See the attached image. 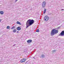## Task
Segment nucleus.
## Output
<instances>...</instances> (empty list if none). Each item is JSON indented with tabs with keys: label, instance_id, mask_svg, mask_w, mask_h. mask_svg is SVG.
I'll return each mask as SVG.
<instances>
[{
	"label": "nucleus",
	"instance_id": "f257e3e1",
	"mask_svg": "<svg viewBox=\"0 0 64 64\" xmlns=\"http://www.w3.org/2000/svg\"><path fill=\"white\" fill-rule=\"evenodd\" d=\"M34 22V20H29L26 23V28H27L29 26H31L32 25Z\"/></svg>",
	"mask_w": 64,
	"mask_h": 64
},
{
	"label": "nucleus",
	"instance_id": "f03ea898",
	"mask_svg": "<svg viewBox=\"0 0 64 64\" xmlns=\"http://www.w3.org/2000/svg\"><path fill=\"white\" fill-rule=\"evenodd\" d=\"M58 32V31L57 30H56V29H53L52 30L51 33V36L54 35L55 34L57 33Z\"/></svg>",
	"mask_w": 64,
	"mask_h": 64
},
{
	"label": "nucleus",
	"instance_id": "7ed1b4c3",
	"mask_svg": "<svg viewBox=\"0 0 64 64\" xmlns=\"http://www.w3.org/2000/svg\"><path fill=\"white\" fill-rule=\"evenodd\" d=\"M46 2H43L42 4V8H45L46 7Z\"/></svg>",
	"mask_w": 64,
	"mask_h": 64
},
{
	"label": "nucleus",
	"instance_id": "20e7f679",
	"mask_svg": "<svg viewBox=\"0 0 64 64\" xmlns=\"http://www.w3.org/2000/svg\"><path fill=\"white\" fill-rule=\"evenodd\" d=\"M49 20V17L48 16H45L44 18V20L45 21H47L48 20Z\"/></svg>",
	"mask_w": 64,
	"mask_h": 64
},
{
	"label": "nucleus",
	"instance_id": "39448f33",
	"mask_svg": "<svg viewBox=\"0 0 64 64\" xmlns=\"http://www.w3.org/2000/svg\"><path fill=\"white\" fill-rule=\"evenodd\" d=\"M59 36H64V30L62 31L60 33Z\"/></svg>",
	"mask_w": 64,
	"mask_h": 64
},
{
	"label": "nucleus",
	"instance_id": "423d86ee",
	"mask_svg": "<svg viewBox=\"0 0 64 64\" xmlns=\"http://www.w3.org/2000/svg\"><path fill=\"white\" fill-rule=\"evenodd\" d=\"M26 61V59L23 58L20 61V62L21 63H23L24 62H25Z\"/></svg>",
	"mask_w": 64,
	"mask_h": 64
},
{
	"label": "nucleus",
	"instance_id": "0eeeda50",
	"mask_svg": "<svg viewBox=\"0 0 64 64\" xmlns=\"http://www.w3.org/2000/svg\"><path fill=\"white\" fill-rule=\"evenodd\" d=\"M32 40H27V42L28 43H31L32 42Z\"/></svg>",
	"mask_w": 64,
	"mask_h": 64
},
{
	"label": "nucleus",
	"instance_id": "6e6552de",
	"mask_svg": "<svg viewBox=\"0 0 64 64\" xmlns=\"http://www.w3.org/2000/svg\"><path fill=\"white\" fill-rule=\"evenodd\" d=\"M17 29L18 31H19L21 30V28L19 27V26H18L17 28Z\"/></svg>",
	"mask_w": 64,
	"mask_h": 64
},
{
	"label": "nucleus",
	"instance_id": "1a4fd4ad",
	"mask_svg": "<svg viewBox=\"0 0 64 64\" xmlns=\"http://www.w3.org/2000/svg\"><path fill=\"white\" fill-rule=\"evenodd\" d=\"M40 57L42 58H44L45 57V55L43 54H42L41 55Z\"/></svg>",
	"mask_w": 64,
	"mask_h": 64
},
{
	"label": "nucleus",
	"instance_id": "9d476101",
	"mask_svg": "<svg viewBox=\"0 0 64 64\" xmlns=\"http://www.w3.org/2000/svg\"><path fill=\"white\" fill-rule=\"evenodd\" d=\"M17 24H19V25H21V23L20 22H19L18 21H17L16 22Z\"/></svg>",
	"mask_w": 64,
	"mask_h": 64
},
{
	"label": "nucleus",
	"instance_id": "9b49d317",
	"mask_svg": "<svg viewBox=\"0 0 64 64\" xmlns=\"http://www.w3.org/2000/svg\"><path fill=\"white\" fill-rule=\"evenodd\" d=\"M0 14H4V12H3V11H1L0 12Z\"/></svg>",
	"mask_w": 64,
	"mask_h": 64
},
{
	"label": "nucleus",
	"instance_id": "f8f14e48",
	"mask_svg": "<svg viewBox=\"0 0 64 64\" xmlns=\"http://www.w3.org/2000/svg\"><path fill=\"white\" fill-rule=\"evenodd\" d=\"M16 31H17V30L15 29L13 30V32H14V33H15V32H16Z\"/></svg>",
	"mask_w": 64,
	"mask_h": 64
},
{
	"label": "nucleus",
	"instance_id": "ddd939ff",
	"mask_svg": "<svg viewBox=\"0 0 64 64\" xmlns=\"http://www.w3.org/2000/svg\"><path fill=\"white\" fill-rule=\"evenodd\" d=\"M15 27L14 26L11 28V29L13 30V29H15Z\"/></svg>",
	"mask_w": 64,
	"mask_h": 64
},
{
	"label": "nucleus",
	"instance_id": "4468645a",
	"mask_svg": "<svg viewBox=\"0 0 64 64\" xmlns=\"http://www.w3.org/2000/svg\"><path fill=\"white\" fill-rule=\"evenodd\" d=\"M56 50H53L52 52L53 53H54V52H56Z\"/></svg>",
	"mask_w": 64,
	"mask_h": 64
},
{
	"label": "nucleus",
	"instance_id": "2eb2a0df",
	"mask_svg": "<svg viewBox=\"0 0 64 64\" xmlns=\"http://www.w3.org/2000/svg\"><path fill=\"white\" fill-rule=\"evenodd\" d=\"M39 31H40L39 30V29H37L36 30V32H39Z\"/></svg>",
	"mask_w": 64,
	"mask_h": 64
},
{
	"label": "nucleus",
	"instance_id": "dca6fc26",
	"mask_svg": "<svg viewBox=\"0 0 64 64\" xmlns=\"http://www.w3.org/2000/svg\"><path fill=\"white\" fill-rule=\"evenodd\" d=\"M10 27L9 26H8L7 27V29H10Z\"/></svg>",
	"mask_w": 64,
	"mask_h": 64
},
{
	"label": "nucleus",
	"instance_id": "f3484780",
	"mask_svg": "<svg viewBox=\"0 0 64 64\" xmlns=\"http://www.w3.org/2000/svg\"><path fill=\"white\" fill-rule=\"evenodd\" d=\"M60 27H58V28H57V29H60Z\"/></svg>",
	"mask_w": 64,
	"mask_h": 64
},
{
	"label": "nucleus",
	"instance_id": "a211bd4d",
	"mask_svg": "<svg viewBox=\"0 0 64 64\" xmlns=\"http://www.w3.org/2000/svg\"><path fill=\"white\" fill-rule=\"evenodd\" d=\"M44 11H45V12H46V9H44Z\"/></svg>",
	"mask_w": 64,
	"mask_h": 64
},
{
	"label": "nucleus",
	"instance_id": "6ab92c4d",
	"mask_svg": "<svg viewBox=\"0 0 64 64\" xmlns=\"http://www.w3.org/2000/svg\"><path fill=\"white\" fill-rule=\"evenodd\" d=\"M45 13H46V12H45L44 11V14H45Z\"/></svg>",
	"mask_w": 64,
	"mask_h": 64
},
{
	"label": "nucleus",
	"instance_id": "aec40b11",
	"mask_svg": "<svg viewBox=\"0 0 64 64\" xmlns=\"http://www.w3.org/2000/svg\"><path fill=\"white\" fill-rule=\"evenodd\" d=\"M18 0H16L15 1V2H16L18 1Z\"/></svg>",
	"mask_w": 64,
	"mask_h": 64
},
{
	"label": "nucleus",
	"instance_id": "412c9836",
	"mask_svg": "<svg viewBox=\"0 0 64 64\" xmlns=\"http://www.w3.org/2000/svg\"><path fill=\"white\" fill-rule=\"evenodd\" d=\"M61 10V11H63V10H64V9H62Z\"/></svg>",
	"mask_w": 64,
	"mask_h": 64
},
{
	"label": "nucleus",
	"instance_id": "4be33fe9",
	"mask_svg": "<svg viewBox=\"0 0 64 64\" xmlns=\"http://www.w3.org/2000/svg\"><path fill=\"white\" fill-rule=\"evenodd\" d=\"M15 45H16V44H15L13 45V46H15Z\"/></svg>",
	"mask_w": 64,
	"mask_h": 64
},
{
	"label": "nucleus",
	"instance_id": "5701e85b",
	"mask_svg": "<svg viewBox=\"0 0 64 64\" xmlns=\"http://www.w3.org/2000/svg\"><path fill=\"white\" fill-rule=\"evenodd\" d=\"M17 33H19V31H18L17 32Z\"/></svg>",
	"mask_w": 64,
	"mask_h": 64
},
{
	"label": "nucleus",
	"instance_id": "b1692460",
	"mask_svg": "<svg viewBox=\"0 0 64 64\" xmlns=\"http://www.w3.org/2000/svg\"><path fill=\"white\" fill-rule=\"evenodd\" d=\"M33 58L34 59H35L34 57H33Z\"/></svg>",
	"mask_w": 64,
	"mask_h": 64
},
{
	"label": "nucleus",
	"instance_id": "393cba45",
	"mask_svg": "<svg viewBox=\"0 0 64 64\" xmlns=\"http://www.w3.org/2000/svg\"><path fill=\"white\" fill-rule=\"evenodd\" d=\"M1 19H0V22H1Z\"/></svg>",
	"mask_w": 64,
	"mask_h": 64
},
{
	"label": "nucleus",
	"instance_id": "a878e982",
	"mask_svg": "<svg viewBox=\"0 0 64 64\" xmlns=\"http://www.w3.org/2000/svg\"><path fill=\"white\" fill-rule=\"evenodd\" d=\"M27 62H28L27 61V62H26V63H27Z\"/></svg>",
	"mask_w": 64,
	"mask_h": 64
}]
</instances>
